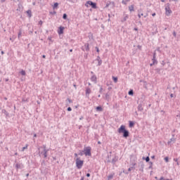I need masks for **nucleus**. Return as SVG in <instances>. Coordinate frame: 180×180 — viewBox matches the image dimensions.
I'll use <instances>...</instances> for the list:
<instances>
[{"label":"nucleus","instance_id":"2","mask_svg":"<svg viewBox=\"0 0 180 180\" xmlns=\"http://www.w3.org/2000/svg\"><path fill=\"white\" fill-rule=\"evenodd\" d=\"M165 11L166 16H170L171 13H172V11L169 8V3H167L166 4V7L165 8Z\"/></svg>","mask_w":180,"mask_h":180},{"label":"nucleus","instance_id":"7","mask_svg":"<svg viewBox=\"0 0 180 180\" xmlns=\"http://www.w3.org/2000/svg\"><path fill=\"white\" fill-rule=\"evenodd\" d=\"M118 160H119V157L117 156V155H115V156L112 158V161H111V164H112V165H115V164H116V162H117Z\"/></svg>","mask_w":180,"mask_h":180},{"label":"nucleus","instance_id":"43","mask_svg":"<svg viewBox=\"0 0 180 180\" xmlns=\"http://www.w3.org/2000/svg\"><path fill=\"white\" fill-rule=\"evenodd\" d=\"M144 14H143V13H141V14H138V17L140 18H141V16H143Z\"/></svg>","mask_w":180,"mask_h":180},{"label":"nucleus","instance_id":"29","mask_svg":"<svg viewBox=\"0 0 180 180\" xmlns=\"http://www.w3.org/2000/svg\"><path fill=\"white\" fill-rule=\"evenodd\" d=\"M150 166H149V169H153V162H149Z\"/></svg>","mask_w":180,"mask_h":180},{"label":"nucleus","instance_id":"46","mask_svg":"<svg viewBox=\"0 0 180 180\" xmlns=\"http://www.w3.org/2000/svg\"><path fill=\"white\" fill-rule=\"evenodd\" d=\"M105 98L109 99V95L108 94H105Z\"/></svg>","mask_w":180,"mask_h":180},{"label":"nucleus","instance_id":"37","mask_svg":"<svg viewBox=\"0 0 180 180\" xmlns=\"http://www.w3.org/2000/svg\"><path fill=\"white\" fill-rule=\"evenodd\" d=\"M38 25H39V26H41L43 25V21L39 20Z\"/></svg>","mask_w":180,"mask_h":180},{"label":"nucleus","instance_id":"23","mask_svg":"<svg viewBox=\"0 0 180 180\" xmlns=\"http://www.w3.org/2000/svg\"><path fill=\"white\" fill-rule=\"evenodd\" d=\"M138 110H139V112H141V110H143V106L141 105V104H139L138 105Z\"/></svg>","mask_w":180,"mask_h":180},{"label":"nucleus","instance_id":"40","mask_svg":"<svg viewBox=\"0 0 180 180\" xmlns=\"http://www.w3.org/2000/svg\"><path fill=\"white\" fill-rule=\"evenodd\" d=\"M71 110H72V108H71V107H68V111L71 112Z\"/></svg>","mask_w":180,"mask_h":180},{"label":"nucleus","instance_id":"18","mask_svg":"<svg viewBox=\"0 0 180 180\" xmlns=\"http://www.w3.org/2000/svg\"><path fill=\"white\" fill-rule=\"evenodd\" d=\"M1 112L4 113V115H6V116H9V112L6 111V110L3 109L1 110Z\"/></svg>","mask_w":180,"mask_h":180},{"label":"nucleus","instance_id":"34","mask_svg":"<svg viewBox=\"0 0 180 180\" xmlns=\"http://www.w3.org/2000/svg\"><path fill=\"white\" fill-rule=\"evenodd\" d=\"M63 19H64L65 20L67 19V15L65 13L63 14Z\"/></svg>","mask_w":180,"mask_h":180},{"label":"nucleus","instance_id":"35","mask_svg":"<svg viewBox=\"0 0 180 180\" xmlns=\"http://www.w3.org/2000/svg\"><path fill=\"white\" fill-rule=\"evenodd\" d=\"M98 66H101V65H102V60H98Z\"/></svg>","mask_w":180,"mask_h":180},{"label":"nucleus","instance_id":"31","mask_svg":"<svg viewBox=\"0 0 180 180\" xmlns=\"http://www.w3.org/2000/svg\"><path fill=\"white\" fill-rule=\"evenodd\" d=\"M159 180H172V179H164V176H161Z\"/></svg>","mask_w":180,"mask_h":180},{"label":"nucleus","instance_id":"36","mask_svg":"<svg viewBox=\"0 0 180 180\" xmlns=\"http://www.w3.org/2000/svg\"><path fill=\"white\" fill-rule=\"evenodd\" d=\"M122 4H123V5H127V1L122 0Z\"/></svg>","mask_w":180,"mask_h":180},{"label":"nucleus","instance_id":"50","mask_svg":"<svg viewBox=\"0 0 180 180\" xmlns=\"http://www.w3.org/2000/svg\"><path fill=\"white\" fill-rule=\"evenodd\" d=\"M22 102H27V99L25 100V98H23V99L22 100Z\"/></svg>","mask_w":180,"mask_h":180},{"label":"nucleus","instance_id":"61","mask_svg":"<svg viewBox=\"0 0 180 180\" xmlns=\"http://www.w3.org/2000/svg\"><path fill=\"white\" fill-rule=\"evenodd\" d=\"M34 137H37V134H34Z\"/></svg>","mask_w":180,"mask_h":180},{"label":"nucleus","instance_id":"64","mask_svg":"<svg viewBox=\"0 0 180 180\" xmlns=\"http://www.w3.org/2000/svg\"><path fill=\"white\" fill-rule=\"evenodd\" d=\"M80 180H84V177H82V178L80 179Z\"/></svg>","mask_w":180,"mask_h":180},{"label":"nucleus","instance_id":"3","mask_svg":"<svg viewBox=\"0 0 180 180\" xmlns=\"http://www.w3.org/2000/svg\"><path fill=\"white\" fill-rule=\"evenodd\" d=\"M82 165H84V160H81L79 159L76 160V167L78 169H81L82 168Z\"/></svg>","mask_w":180,"mask_h":180},{"label":"nucleus","instance_id":"39","mask_svg":"<svg viewBox=\"0 0 180 180\" xmlns=\"http://www.w3.org/2000/svg\"><path fill=\"white\" fill-rule=\"evenodd\" d=\"M165 161L166 162H169V158H168V157H165Z\"/></svg>","mask_w":180,"mask_h":180},{"label":"nucleus","instance_id":"14","mask_svg":"<svg viewBox=\"0 0 180 180\" xmlns=\"http://www.w3.org/2000/svg\"><path fill=\"white\" fill-rule=\"evenodd\" d=\"M129 12H134V5H131L129 6Z\"/></svg>","mask_w":180,"mask_h":180},{"label":"nucleus","instance_id":"11","mask_svg":"<svg viewBox=\"0 0 180 180\" xmlns=\"http://www.w3.org/2000/svg\"><path fill=\"white\" fill-rule=\"evenodd\" d=\"M91 91L89 87L86 88V96H89V94H91Z\"/></svg>","mask_w":180,"mask_h":180},{"label":"nucleus","instance_id":"52","mask_svg":"<svg viewBox=\"0 0 180 180\" xmlns=\"http://www.w3.org/2000/svg\"><path fill=\"white\" fill-rule=\"evenodd\" d=\"M131 169H133V167H129V169H128V171H131Z\"/></svg>","mask_w":180,"mask_h":180},{"label":"nucleus","instance_id":"17","mask_svg":"<svg viewBox=\"0 0 180 180\" xmlns=\"http://www.w3.org/2000/svg\"><path fill=\"white\" fill-rule=\"evenodd\" d=\"M91 81H92V82H96V75H93L91 77Z\"/></svg>","mask_w":180,"mask_h":180},{"label":"nucleus","instance_id":"49","mask_svg":"<svg viewBox=\"0 0 180 180\" xmlns=\"http://www.w3.org/2000/svg\"><path fill=\"white\" fill-rule=\"evenodd\" d=\"M154 64H155V63H154V62H153L152 63H150V67H153V65H154Z\"/></svg>","mask_w":180,"mask_h":180},{"label":"nucleus","instance_id":"13","mask_svg":"<svg viewBox=\"0 0 180 180\" xmlns=\"http://www.w3.org/2000/svg\"><path fill=\"white\" fill-rule=\"evenodd\" d=\"M173 137L172 139H170L168 142L167 144L169 146V144H171L172 143H175V139L174 138V135H172Z\"/></svg>","mask_w":180,"mask_h":180},{"label":"nucleus","instance_id":"60","mask_svg":"<svg viewBox=\"0 0 180 180\" xmlns=\"http://www.w3.org/2000/svg\"><path fill=\"white\" fill-rule=\"evenodd\" d=\"M155 13H153V14H152V16H155Z\"/></svg>","mask_w":180,"mask_h":180},{"label":"nucleus","instance_id":"38","mask_svg":"<svg viewBox=\"0 0 180 180\" xmlns=\"http://www.w3.org/2000/svg\"><path fill=\"white\" fill-rule=\"evenodd\" d=\"M42 148H43L44 151L45 150H49V149L46 148V145H43Z\"/></svg>","mask_w":180,"mask_h":180},{"label":"nucleus","instance_id":"53","mask_svg":"<svg viewBox=\"0 0 180 180\" xmlns=\"http://www.w3.org/2000/svg\"><path fill=\"white\" fill-rule=\"evenodd\" d=\"M151 158H152L153 160H154V158H155V155H153V156H151Z\"/></svg>","mask_w":180,"mask_h":180},{"label":"nucleus","instance_id":"5","mask_svg":"<svg viewBox=\"0 0 180 180\" xmlns=\"http://www.w3.org/2000/svg\"><path fill=\"white\" fill-rule=\"evenodd\" d=\"M91 148L90 146H87V147L84 148V155L86 156L88 155L89 157H91Z\"/></svg>","mask_w":180,"mask_h":180},{"label":"nucleus","instance_id":"51","mask_svg":"<svg viewBox=\"0 0 180 180\" xmlns=\"http://www.w3.org/2000/svg\"><path fill=\"white\" fill-rule=\"evenodd\" d=\"M174 161H175V162H178V159L174 158Z\"/></svg>","mask_w":180,"mask_h":180},{"label":"nucleus","instance_id":"8","mask_svg":"<svg viewBox=\"0 0 180 180\" xmlns=\"http://www.w3.org/2000/svg\"><path fill=\"white\" fill-rule=\"evenodd\" d=\"M127 19H129V15H127V14H124V17H123V18L121 20L122 23H124V22H126V20H127Z\"/></svg>","mask_w":180,"mask_h":180},{"label":"nucleus","instance_id":"63","mask_svg":"<svg viewBox=\"0 0 180 180\" xmlns=\"http://www.w3.org/2000/svg\"><path fill=\"white\" fill-rule=\"evenodd\" d=\"M134 30H136L137 32V30H139V29L134 28Z\"/></svg>","mask_w":180,"mask_h":180},{"label":"nucleus","instance_id":"10","mask_svg":"<svg viewBox=\"0 0 180 180\" xmlns=\"http://www.w3.org/2000/svg\"><path fill=\"white\" fill-rule=\"evenodd\" d=\"M155 57H157V53L155 51L153 53V57L152 58V61H153V64H155V63H157V59H155Z\"/></svg>","mask_w":180,"mask_h":180},{"label":"nucleus","instance_id":"4","mask_svg":"<svg viewBox=\"0 0 180 180\" xmlns=\"http://www.w3.org/2000/svg\"><path fill=\"white\" fill-rule=\"evenodd\" d=\"M85 6H91L93 9H96V3H94V1H86Z\"/></svg>","mask_w":180,"mask_h":180},{"label":"nucleus","instance_id":"55","mask_svg":"<svg viewBox=\"0 0 180 180\" xmlns=\"http://www.w3.org/2000/svg\"><path fill=\"white\" fill-rule=\"evenodd\" d=\"M1 53L2 55L5 54V52H4V51H1Z\"/></svg>","mask_w":180,"mask_h":180},{"label":"nucleus","instance_id":"41","mask_svg":"<svg viewBox=\"0 0 180 180\" xmlns=\"http://www.w3.org/2000/svg\"><path fill=\"white\" fill-rule=\"evenodd\" d=\"M67 101L69 102V103H72V101L71 99L70 98H68Z\"/></svg>","mask_w":180,"mask_h":180},{"label":"nucleus","instance_id":"12","mask_svg":"<svg viewBox=\"0 0 180 180\" xmlns=\"http://www.w3.org/2000/svg\"><path fill=\"white\" fill-rule=\"evenodd\" d=\"M58 34H63L64 33V27H60L59 30L58 31Z\"/></svg>","mask_w":180,"mask_h":180},{"label":"nucleus","instance_id":"26","mask_svg":"<svg viewBox=\"0 0 180 180\" xmlns=\"http://www.w3.org/2000/svg\"><path fill=\"white\" fill-rule=\"evenodd\" d=\"M139 171H141V172H144V165L142 164L141 165V168L139 169Z\"/></svg>","mask_w":180,"mask_h":180},{"label":"nucleus","instance_id":"56","mask_svg":"<svg viewBox=\"0 0 180 180\" xmlns=\"http://www.w3.org/2000/svg\"><path fill=\"white\" fill-rule=\"evenodd\" d=\"M67 1H68L69 2H72V3L74 2L73 0H67Z\"/></svg>","mask_w":180,"mask_h":180},{"label":"nucleus","instance_id":"33","mask_svg":"<svg viewBox=\"0 0 180 180\" xmlns=\"http://www.w3.org/2000/svg\"><path fill=\"white\" fill-rule=\"evenodd\" d=\"M56 13H57V11H51V12H50V14H51V15H56Z\"/></svg>","mask_w":180,"mask_h":180},{"label":"nucleus","instance_id":"32","mask_svg":"<svg viewBox=\"0 0 180 180\" xmlns=\"http://www.w3.org/2000/svg\"><path fill=\"white\" fill-rule=\"evenodd\" d=\"M29 146L27 144L25 146H24L22 149V151H25V150H26L27 148Z\"/></svg>","mask_w":180,"mask_h":180},{"label":"nucleus","instance_id":"47","mask_svg":"<svg viewBox=\"0 0 180 180\" xmlns=\"http://www.w3.org/2000/svg\"><path fill=\"white\" fill-rule=\"evenodd\" d=\"M96 52H97V53H99V48H98V47L96 46Z\"/></svg>","mask_w":180,"mask_h":180},{"label":"nucleus","instance_id":"15","mask_svg":"<svg viewBox=\"0 0 180 180\" xmlns=\"http://www.w3.org/2000/svg\"><path fill=\"white\" fill-rule=\"evenodd\" d=\"M84 49L86 51H89V44L86 43L84 44Z\"/></svg>","mask_w":180,"mask_h":180},{"label":"nucleus","instance_id":"57","mask_svg":"<svg viewBox=\"0 0 180 180\" xmlns=\"http://www.w3.org/2000/svg\"><path fill=\"white\" fill-rule=\"evenodd\" d=\"M42 58H46V55H43Z\"/></svg>","mask_w":180,"mask_h":180},{"label":"nucleus","instance_id":"28","mask_svg":"<svg viewBox=\"0 0 180 180\" xmlns=\"http://www.w3.org/2000/svg\"><path fill=\"white\" fill-rule=\"evenodd\" d=\"M58 7V3H55L53 6V9H56V8Z\"/></svg>","mask_w":180,"mask_h":180},{"label":"nucleus","instance_id":"20","mask_svg":"<svg viewBox=\"0 0 180 180\" xmlns=\"http://www.w3.org/2000/svg\"><path fill=\"white\" fill-rule=\"evenodd\" d=\"M27 14L28 17L32 18V11L31 10H27Z\"/></svg>","mask_w":180,"mask_h":180},{"label":"nucleus","instance_id":"42","mask_svg":"<svg viewBox=\"0 0 180 180\" xmlns=\"http://www.w3.org/2000/svg\"><path fill=\"white\" fill-rule=\"evenodd\" d=\"M96 60H97V61H101V57H100V56H97Z\"/></svg>","mask_w":180,"mask_h":180},{"label":"nucleus","instance_id":"25","mask_svg":"<svg viewBox=\"0 0 180 180\" xmlns=\"http://www.w3.org/2000/svg\"><path fill=\"white\" fill-rule=\"evenodd\" d=\"M18 39H20V37H22V30H19V32L18 34Z\"/></svg>","mask_w":180,"mask_h":180},{"label":"nucleus","instance_id":"45","mask_svg":"<svg viewBox=\"0 0 180 180\" xmlns=\"http://www.w3.org/2000/svg\"><path fill=\"white\" fill-rule=\"evenodd\" d=\"M169 2H178V0H169Z\"/></svg>","mask_w":180,"mask_h":180},{"label":"nucleus","instance_id":"27","mask_svg":"<svg viewBox=\"0 0 180 180\" xmlns=\"http://www.w3.org/2000/svg\"><path fill=\"white\" fill-rule=\"evenodd\" d=\"M20 74L22 75H23V76H25V75H26V71L22 70L20 72Z\"/></svg>","mask_w":180,"mask_h":180},{"label":"nucleus","instance_id":"24","mask_svg":"<svg viewBox=\"0 0 180 180\" xmlns=\"http://www.w3.org/2000/svg\"><path fill=\"white\" fill-rule=\"evenodd\" d=\"M143 160H145L146 162H150V157L147 156L146 158H143Z\"/></svg>","mask_w":180,"mask_h":180},{"label":"nucleus","instance_id":"59","mask_svg":"<svg viewBox=\"0 0 180 180\" xmlns=\"http://www.w3.org/2000/svg\"><path fill=\"white\" fill-rule=\"evenodd\" d=\"M157 51H160V48H157Z\"/></svg>","mask_w":180,"mask_h":180},{"label":"nucleus","instance_id":"44","mask_svg":"<svg viewBox=\"0 0 180 180\" xmlns=\"http://www.w3.org/2000/svg\"><path fill=\"white\" fill-rule=\"evenodd\" d=\"M102 91H103V88L101 87L99 90L100 94H102Z\"/></svg>","mask_w":180,"mask_h":180},{"label":"nucleus","instance_id":"30","mask_svg":"<svg viewBox=\"0 0 180 180\" xmlns=\"http://www.w3.org/2000/svg\"><path fill=\"white\" fill-rule=\"evenodd\" d=\"M112 79L114 81V82L116 84V82H117V77H112Z\"/></svg>","mask_w":180,"mask_h":180},{"label":"nucleus","instance_id":"1","mask_svg":"<svg viewBox=\"0 0 180 180\" xmlns=\"http://www.w3.org/2000/svg\"><path fill=\"white\" fill-rule=\"evenodd\" d=\"M117 132L120 134H122V136L124 139H127L130 134V132H129V130L126 129V126L124 125H121L120 127L117 129Z\"/></svg>","mask_w":180,"mask_h":180},{"label":"nucleus","instance_id":"6","mask_svg":"<svg viewBox=\"0 0 180 180\" xmlns=\"http://www.w3.org/2000/svg\"><path fill=\"white\" fill-rule=\"evenodd\" d=\"M49 153V150H44L41 152H39V155H44V158H47V153Z\"/></svg>","mask_w":180,"mask_h":180},{"label":"nucleus","instance_id":"9","mask_svg":"<svg viewBox=\"0 0 180 180\" xmlns=\"http://www.w3.org/2000/svg\"><path fill=\"white\" fill-rule=\"evenodd\" d=\"M22 168H23V164H22V163L15 164V169H22Z\"/></svg>","mask_w":180,"mask_h":180},{"label":"nucleus","instance_id":"48","mask_svg":"<svg viewBox=\"0 0 180 180\" xmlns=\"http://www.w3.org/2000/svg\"><path fill=\"white\" fill-rule=\"evenodd\" d=\"M86 176H87V178H89V176H91V174L87 173V174H86Z\"/></svg>","mask_w":180,"mask_h":180},{"label":"nucleus","instance_id":"58","mask_svg":"<svg viewBox=\"0 0 180 180\" xmlns=\"http://www.w3.org/2000/svg\"><path fill=\"white\" fill-rule=\"evenodd\" d=\"M6 0H1V3H4V2H5Z\"/></svg>","mask_w":180,"mask_h":180},{"label":"nucleus","instance_id":"62","mask_svg":"<svg viewBox=\"0 0 180 180\" xmlns=\"http://www.w3.org/2000/svg\"><path fill=\"white\" fill-rule=\"evenodd\" d=\"M97 143H98V144H101L100 141H98Z\"/></svg>","mask_w":180,"mask_h":180},{"label":"nucleus","instance_id":"54","mask_svg":"<svg viewBox=\"0 0 180 180\" xmlns=\"http://www.w3.org/2000/svg\"><path fill=\"white\" fill-rule=\"evenodd\" d=\"M170 97L174 98V94H171Z\"/></svg>","mask_w":180,"mask_h":180},{"label":"nucleus","instance_id":"22","mask_svg":"<svg viewBox=\"0 0 180 180\" xmlns=\"http://www.w3.org/2000/svg\"><path fill=\"white\" fill-rule=\"evenodd\" d=\"M115 174H111L110 175H108V179L110 180V179H113V176H114Z\"/></svg>","mask_w":180,"mask_h":180},{"label":"nucleus","instance_id":"16","mask_svg":"<svg viewBox=\"0 0 180 180\" xmlns=\"http://www.w3.org/2000/svg\"><path fill=\"white\" fill-rule=\"evenodd\" d=\"M96 110H97V112H102V110H103V108H102V106H97L96 108Z\"/></svg>","mask_w":180,"mask_h":180},{"label":"nucleus","instance_id":"21","mask_svg":"<svg viewBox=\"0 0 180 180\" xmlns=\"http://www.w3.org/2000/svg\"><path fill=\"white\" fill-rule=\"evenodd\" d=\"M128 94L131 96H133V95H134V91H133V90H129L128 92Z\"/></svg>","mask_w":180,"mask_h":180},{"label":"nucleus","instance_id":"19","mask_svg":"<svg viewBox=\"0 0 180 180\" xmlns=\"http://www.w3.org/2000/svg\"><path fill=\"white\" fill-rule=\"evenodd\" d=\"M134 127V122L129 121V127Z\"/></svg>","mask_w":180,"mask_h":180}]
</instances>
